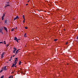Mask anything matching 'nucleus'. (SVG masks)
Returning a JSON list of instances; mask_svg holds the SVG:
<instances>
[{
	"mask_svg": "<svg viewBox=\"0 0 78 78\" xmlns=\"http://www.w3.org/2000/svg\"><path fill=\"white\" fill-rule=\"evenodd\" d=\"M4 43L5 42V41H4Z\"/></svg>",
	"mask_w": 78,
	"mask_h": 78,
	"instance_id": "37",
	"label": "nucleus"
},
{
	"mask_svg": "<svg viewBox=\"0 0 78 78\" xmlns=\"http://www.w3.org/2000/svg\"><path fill=\"white\" fill-rule=\"evenodd\" d=\"M12 73H14V72H13Z\"/></svg>",
	"mask_w": 78,
	"mask_h": 78,
	"instance_id": "41",
	"label": "nucleus"
},
{
	"mask_svg": "<svg viewBox=\"0 0 78 78\" xmlns=\"http://www.w3.org/2000/svg\"><path fill=\"white\" fill-rule=\"evenodd\" d=\"M9 2H6V3L5 4V5H9Z\"/></svg>",
	"mask_w": 78,
	"mask_h": 78,
	"instance_id": "11",
	"label": "nucleus"
},
{
	"mask_svg": "<svg viewBox=\"0 0 78 78\" xmlns=\"http://www.w3.org/2000/svg\"><path fill=\"white\" fill-rule=\"evenodd\" d=\"M15 29H16V30H17V27H16V28H15Z\"/></svg>",
	"mask_w": 78,
	"mask_h": 78,
	"instance_id": "27",
	"label": "nucleus"
},
{
	"mask_svg": "<svg viewBox=\"0 0 78 78\" xmlns=\"http://www.w3.org/2000/svg\"><path fill=\"white\" fill-rule=\"evenodd\" d=\"M4 44H6V42L4 43Z\"/></svg>",
	"mask_w": 78,
	"mask_h": 78,
	"instance_id": "33",
	"label": "nucleus"
},
{
	"mask_svg": "<svg viewBox=\"0 0 78 78\" xmlns=\"http://www.w3.org/2000/svg\"><path fill=\"white\" fill-rule=\"evenodd\" d=\"M4 77V76H1L0 78H3Z\"/></svg>",
	"mask_w": 78,
	"mask_h": 78,
	"instance_id": "20",
	"label": "nucleus"
},
{
	"mask_svg": "<svg viewBox=\"0 0 78 78\" xmlns=\"http://www.w3.org/2000/svg\"><path fill=\"white\" fill-rule=\"evenodd\" d=\"M17 59H18V58H16L15 59V61L14 62L13 64V65L12 66V67H14V66H16V64H17V62L18 60Z\"/></svg>",
	"mask_w": 78,
	"mask_h": 78,
	"instance_id": "1",
	"label": "nucleus"
},
{
	"mask_svg": "<svg viewBox=\"0 0 78 78\" xmlns=\"http://www.w3.org/2000/svg\"><path fill=\"white\" fill-rule=\"evenodd\" d=\"M9 61H11V59H10V60H9Z\"/></svg>",
	"mask_w": 78,
	"mask_h": 78,
	"instance_id": "32",
	"label": "nucleus"
},
{
	"mask_svg": "<svg viewBox=\"0 0 78 78\" xmlns=\"http://www.w3.org/2000/svg\"><path fill=\"white\" fill-rule=\"evenodd\" d=\"M0 44H3V42H0Z\"/></svg>",
	"mask_w": 78,
	"mask_h": 78,
	"instance_id": "21",
	"label": "nucleus"
},
{
	"mask_svg": "<svg viewBox=\"0 0 78 78\" xmlns=\"http://www.w3.org/2000/svg\"><path fill=\"white\" fill-rule=\"evenodd\" d=\"M4 29L6 31V32H8V30H7V28L5 27H4Z\"/></svg>",
	"mask_w": 78,
	"mask_h": 78,
	"instance_id": "6",
	"label": "nucleus"
},
{
	"mask_svg": "<svg viewBox=\"0 0 78 78\" xmlns=\"http://www.w3.org/2000/svg\"><path fill=\"white\" fill-rule=\"evenodd\" d=\"M19 49L17 50V51H16L15 54L17 55V54L18 53H19Z\"/></svg>",
	"mask_w": 78,
	"mask_h": 78,
	"instance_id": "7",
	"label": "nucleus"
},
{
	"mask_svg": "<svg viewBox=\"0 0 78 78\" xmlns=\"http://www.w3.org/2000/svg\"><path fill=\"white\" fill-rule=\"evenodd\" d=\"M68 42H67L66 43V45L67 44H68Z\"/></svg>",
	"mask_w": 78,
	"mask_h": 78,
	"instance_id": "26",
	"label": "nucleus"
},
{
	"mask_svg": "<svg viewBox=\"0 0 78 78\" xmlns=\"http://www.w3.org/2000/svg\"><path fill=\"white\" fill-rule=\"evenodd\" d=\"M27 2H28V3H29V1H27Z\"/></svg>",
	"mask_w": 78,
	"mask_h": 78,
	"instance_id": "30",
	"label": "nucleus"
},
{
	"mask_svg": "<svg viewBox=\"0 0 78 78\" xmlns=\"http://www.w3.org/2000/svg\"><path fill=\"white\" fill-rule=\"evenodd\" d=\"M16 41L17 42H19V41H18V39L16 40Z\"/></svg>",
	"mask_w": 78,
	"mask_h": 78,
	"instance_id": "24",
	"label": "nucleus"
},
{
	"mask_svg": "<svg viewBox=\"0 0 78 78\" xmlns=\"http://www.w3.org/2000/svg\"><path fill=\"white\" fill-rule=\"evenodd\" d=\"M14 29H15V28L12 29L11 30V31H14Z\"/></svg>",
	"mask_w": 78,
	"mask_h": 78,
	"instance_id": "18",
	"label": "nucleus"
},
{
	"mask_svg": "<svg viewBox=\"0 0 78 78\" xmlns=\"http://www.w3.org/2000/svg\"><path fill=\"white\" fill-rule=\"evenodd\" d=\"M27 35V34L26 33H25L24 35V37H26V35Z\"/></svg>",
	"mask_w": 78,
	"mask_h": 78,
	"instance_id": "15",
	"label": "nucleus"
},
{
	"mask_svg": "<svg viewBox=\"0 0 78 78\" xmlns=\"http://www.w3.org/2000/svg\"><path fill=\"white\" fill-rule=\"evenodd\" d=\"M25 20L24 19V20L23 21V23H25Z\"/></svg>",
	"mask_w": 78,
	"mask_h": 78,
	"instance_id": "25",
	"label": "nucleus"
},
{
	"mask_svg": "<svg viewBox=\"0 0 78 78\" xmlns=\"http://www.w3.org/2000/svg\"><path fill=\"white\" fill-rule=\"evenodd\" d=\"M64 31H66V30L64 29Z\"/></svg>",
	"mask_w": 78,
	"mask_h": 78,
	"instance_id": "36",
	"label": "nucleus"
},
{
	"mask_svg": "<svg viewBox=\"0 0 78 78\" xmlns=\"http://www.w3.org/2000/svg\"><path fill=\"white\" fill-rule=\"evenodd\" d=\"M69 65V64H67V65Z\"/></svg>",
	"mask_w": 78,
	"mask_h": 78,
	"instance_id": "38",
	"label": "nucleus"
},
{
	"mask_svg": "<svg viewBox=\"0 0 78 78\" xmlns=\"http://www.w3.org/2000/svg\"><path fill=\"white\" fill-rule=\"evenodd\" d=\"M4 17H5V14H3V15L2 17V20H4Z\"/></svg>",
	"mask_w": 78,
	"mask_h": 78,
	"instance_id": "8",
	"label": "nucleus"
},
{
	"mask_svg": "<svg viewBox=\"0 0 78 78\" xmlns=\"http://www.w3.org/2000/svg\"><path fill=\"white\" fill-rule=\"evenodd\" d=\"M18 17H19V16H17L16 17L14 18V20H16V19H17Z\"/></svg>",
	"mask_w": 78,
	"mask_h": 78,
	"instance_id": "10",
	"label": "nucleus"
},
{
	"mask_svg": "<svg viewBox=\"0 0 78 78\" xmlns=\"http://www.w3.org/2000/svg\"><path fill=\"white\" fill-rule=\"evenodd\" d=\"M11 78H13V76H11Z\"/></svg>",
	"mask_w": 78,
	"mask_h": 78,
	"instance_id": "35",
	"label": "nucleus"
},
{
	"mask_svg": "<svg viewBox=\"0 0 78 78\" xmlns=\"http://www.w3.org/2000/svg\"><path fill=\"white\" fill-rule=\"evenodd\" d=\"M5 23H7V20H5V22H4Z\"/></svg>",
	"mask_w": 78,
	"mask_h": 78,
	"instance_id": "12",
	"label": "nucleus"
},
{
	"mask_svg": "<svg viewBox=\"0 0 78 78\" xmlns=\"http://www.w3.org/2000/svg\"><path fill=\"white\" fill-rule=\"evenodd\" d=\"M21 73H23V74L24 75H25V73H23V72H22V71H21Z\"/></svg>",
	"mask_w": 78,
	"mask_h": 78,
	"instance_id": "19",
	"label": "nucleus"
},
{
	"mask_svg": "<svg viewBox=\"0 0 78 78\" xmlns=\"http://www.w3.org/2000/svg\"><path fill=\"white\" fill-rule=\"evenodd\" d=\"M6 47H8L9 46V44H7L6 45Z\"/></svg>",
	"mask_w": 78,
	"mask_h": 78,
	"instance_id": "16",
	"label": "nucleus"
},
{
	"mask_svg": "<svg viewBox=\"0 0 78 78\" xmlns=\"http://www.w3.org/2000/svg\"><path fill=\"white\" fill-rule=\"evenodd\" d=\"M25 29H28V27H25Z\"/></svg>",
	"mask_w": 78,
	"mask_h": 78,
	"instance_id": "23",
	"label": "nucleus"
},
{
	"mask_svg": "<svg viewBox=\"0 0 78 78\" xmlns=\"http://www.w3.org/2000/svg\"><path fill=\"white\" fill-rule=\"evenodd\" d=\"M15 67H16V66H15Z\"/></svg>",
	"mask_w": 78,
	"mask_h": 78,
	"instance_id": "39",
	"label": "nucleus"
},
{
	"mask_svg": "<svg viewBox=\"0 0 78 78\" xmlns=\"http://www.w3.org/2000/svg\"><path fill=\"white\" fill-rule=\"evenodd\" d=\"M74 20H75V19H74Z\"/></svg>",
	"mask_w": 78,
	"mask_h": 78,
	"instance_id": "42",
	"label": "nucleus"
},
{
	"mask_svg": "<svg viewBox=\"0 0 78 78\" xmlns=\"http://www.w3.org/2000/svg\"><path fill=\"white\" fill-rule=\"evenodd\" d=\"M13 57H14L15 56V55H13Z\"/></svg>",
	"mask_w": 78,
	"mask_h": 78,
	"instance_id": "34",
	"label": "nucleus"
},
{
	"mask_svg": "<svg viewBox=\"0 0 78 78\" xmlns=\"http://www.w3.org/2000/svg\"><path fill=\"white\" fill-rule=\"evenodd\" d=\"M9 78H11V76L9 77Z\"/></svg>",
	"mask_w": 78,
	"mask_h": 78,
	"instance_id": "29",
	"label": "nucleus"
},
{
	"mask_svg": "<svg viewBox=\"0 0 78 78\" xmlns=\"http://www.w3.org/2000/svg\"><path fill=\"white\" fill-rule=\"evenodd\" d=\"M26 6H27V5H28V4H26Z\"/></svg>",
	"mask_w": 78,
	"mask_h": 78,
	"instance_id": "31",
	"label": "nucleus"
},
{
	"mask_svg": "<svg viewBox=\"0 0 78 78\" xmlns=\"http://www.w3.org/2000/svg\"><path fill=\"white\" fill-rule=\"evenodd\" d=\"M24 17H25V15H23V19H24V20H25V19Z\"/></svg>",
	"mask_w": 78,
	"mask_h": 78,
	"instance_id": "14",
	"label": "nucleus"
},
{
	"mask_svg": "<svg viewBox=\"0 0 78 78\" xmlns=\"http://www.w3.org/2000/svg\"><path fill=\"white\" fill-rule=\"evenodd\" d=\"M0 33H1L2 34H3V32L2 31V30L0 29Z\"/></svg>",
	"mask_w": 78,
	"mask_h": 78,
	"instance_id": "9",
	"label": "nucleus"
},
{
	"mask_svg": "<svg viewBox=\"0 0 78 78\" xmlns=\"http://www.w3.org/2000/svg\"><path fill=\"white\" fill-rule=\"evenodd\" d=\"M18 41H20V39H17Z\"/></svg>",
	"mask_w": 78,
	"mask_h": 78,
	"instance_id": "28",
	"label": "nucleus"
},
{
	"mask_svg": "<svg viewBox=\"0 0 78 78\" xmlns=\"http://www.w3.org/2000/svg\"><path fill=\"white\" fill-rule=\"evenodd\" d=\"M21 63H22V62L20 61L19 63V65H20V64H21Z\"/></svg>",
	"mask_w": 78,
	"mask_h": 78,
	"instance_id": "17",
	"label": "nucleus"
},
{
	"mask_svg": "<svg viewBox=\"0 0 78 78\" xmlns=\"http://www.w3.org/2000/svg\"><path fill=\"white\" fill-rule=\"evenodd\" d=\"M58 39H55L54 40V41H56Z\"/></svg>",
	"mask_w": 78,
	"mask_h": 78,
	"instance_id": "22",
	"label": "nucleus"
},
{
	"mask_svg": "<svg viewBox=\"0 0 78 78\" xmlns=\"http://www.w3.org/2000/svg\"><path fill=\"white\" fill-rule=\"evenodd\" d=\"M17 37H15V38L14 39V40H15V41H16V40H17Z\"/></svg>",
	"mask_w": 78,
	"mask_h": 78,
	"instance_id": "13",
	"label": "nucleus"
},
{
	"mask_svg": "<svg viewBox=\"0 0 78 78\" xmlns=\"http://www.w3.org/2000/svg\"><path fill=\"white\" fill-rule=\"evenodd\" d=\"M5 55V53L3 52L1 54V58H3L4 57V55Z\"/></svg>",
	"mask_w": 78,
	"mask_h": 78,
	"instance_id": "3",
	"label": "nucleus"
},
{
	"mask_svg": "<svg viewBox=\"0 0 78 78\" xmlns=\"http://www.w3.org/2000/svg\"><path fill=\"white\" fill-rule=\"evenodd\" d=\"M14 48V50L13 51V53H15V52L16 51V50H17V48Z\"/></svg>",
	"mask_w": 78,
	"mask_h": 78,
	"instance_id": "5",
	"label": "nucleus"
},
{
	"mask_svg": "<svg viewBox=\"0 0 78 78\" xmlns=\"http://www.w3.org/2000/svg\"><path fill=\"white\" fill-rule=\"evenodd\" d=\"M25 46V47H27V45H26Z\"/></svg>",
	"mask_w": 78,
	"mask_h": 78,
	"instance_id": "40",
	"label": "nucleus"
},
{
	"mask_svg": "<svg viewBox=\"0 0 78 78\" xmlns=\"http://www.w3.org/2000/svg\"><path fill=\"white\" fill-rule=\"evenodd\" d=\"M9 6H10V5H9V4H5V7L6 8L8 7H9Z\"/></svg>",
	"mask_w": 78,
	"mask_h": 78,
	"instance_id": "4",
	"label": "nucleus"
},
{
	"mask_svg": "<svg viewBox=\"0 0 78 78\" xmlns=\"http://www.w3.org/2000/svg\"><path fill=\"white\" fill-rule=\"evenodd\" d=\"M6 66H4L2 69L1 70V71H0V73H2V71H3V70H7V69L6 68Z\"/></svg>",
	"mask_w": 78,
	"mask_h": 78,
	"instance_id": "2",
	"label": "nucleus"
}]
</instances>
